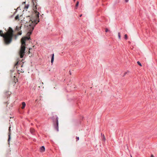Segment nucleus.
<instances>
[{"label":"nucleus","mask_w":157,"mask_h":157,"mask_svg":"<svg viewBox=\"0 0 157 157\" xmlns=\"http://www.w3.org/2000/svg\"><path fill=\"white\" fill-rule=\"evenodd\" d=\"M128 73V72H126L124 73V75H123V76H125L127 73Z\"/></svg>","instance_id":"nucleus-22"},{"label":"nucleus","mask_w":157,"mask_h":157,"mask_svg":"<svg viewBox=\"0 0 157 157\" xmlns=\"http://www.w3.org/2000/svg\"><path fill=\"white\" fill-rule=\"evenodd\" d=\"M78 4H79V2H77V3H76V6H76V7H77L78 6Z\"/></svg>","instance_id":"nucleus-17"},{"label":"nucleus","mask_w":157,"mask_h":157,"mask_svg":"<svg viewBox=\"0 0 157 157\" xmlns=\"http://www.w3.org/2000/svg\"><path fill=\"white\" fill-rule=\"evenodd\" d=\"M125 2H128V0H125Z\"/></svg>","instance_id":"nucleus-24"},{"label":"nucleus","mask_w":157,"mask_h":157,"mask_svg":"<svg viewBox=\"0 0 157 157\" xmlns=\"http://www.w3.org/2000/svg\"><path fill=\"white\" fill-rule=\"evenodd\" d=\"M10 128L11 127L10 126L9 127V138L8 140L9 141L10 139V135H11V133H10Z\"/></svg>","instance_id":"nucleus-5"},{"label":"nucleus","mask_w":157,"mask_h":157,"mask_svg":"<svg viewBox=\"0 0 157 157\" xmlns=\"http://www.w3.org/2000/svg\"><path fill=\"white\" fill-rule=\"evenodd\" d=\"M22 106L21 108L22 109H23L25 108V106L26 104H25V102H23L22 103Z\"/></svg>","instance_id":"nucleus-7"},{"label":"nucleus","mask_w":157,"mask_h":157,"mask_svg":"<svg viewBox=\"0 0 157 157\" xmlns=\"http://www.w3.org/2000/svg\"><path fill=\"white\" fill-rule=\"evenodd\" d=\"M29 5H25L24 7V9L25 10H27V9L29 8Z\"/></svg>","instance_id":"nucleus-11"},{"label":"nucleus","mask_w":157,"mask_h":157,"mask_svg":"<svg viewBox=\"0 0 157 157\" xmlns=\"http://www.w3.org/2000/svg\"><path fill=\"white\" fill-rule=\"evenodd\" d=\"M82 14L80 15V17H82Z\"/></svg>","instance_id":"nucleus-27"},{"label":"nucleus","mask_w":157,"mask_h":157,"mask_svg":"<svg viewBox=\"0 0 157 157\" xmlns=\"http://www.w3.org/2000/svg\"><path fill=\"white\" fill-rule=\"evenodd\" d=\"M21 26H20V27H17V26L16 27V30L17 31H19L21 29Z\"/></svg>","instance_id":"nucleus-12"},{"label":"nucleus","mask_w":157,"mask_h":157,"mask_svg":"<svg viewBox=\"0 0 157 157\" xmlns=\"http://www.w3.org/2000/svg\"><path fill=\"white\" fill-rule=\"evenodd\" d=\"M18 61L16 63L15 65V66L16 67V68L17 69L18 71L21 73H23L24 72V70L23 69L21 68V69H18V68L19 67H23V65L20 64H18Z\"/></svg>","instance_id":"nucleus-3"},{"label":"nucleus","mask_w":157,"mask_h":157,"mask_svg":"<svg viewBox=\"0 0 157 157\" xmlns=\"http://www.w3.org/2000/svg\"><path fill=\"white\" fill-rule=\"evenodd\" d=\"M30 48H29V50H30ZM28 53L29 54L30 53V51L29 50L28 51Z\"/></svg>","instance_id":"nucleus-23"},{"label":"nucleus","mask_w":157,"mask_h":157,"mask_svg":"<svg viewBox=\"0 0 157 157\" xmlns=\"http://www.w3.org/2000/svg\"><path fill=\"white\" fill-rule=\"evenodd\" d=\"M54 60V54H53L52 55V57L51 60V63L52 64L53 63Z\"/></svg>","instance_id":"nucleus-8"},{"label":"nucleus","mask_w":157,"mask_h":157,"mask_svg":"<svg viewBox=\"0 0 157 157\" xmlns=\"http://www.w3.org/2000/svg\"><path fill=\"white\" fill-rule=\"evenodd\" d=\"M22 34V33H21V31H19V32H18V34L19 35H21Z\"/></svg>","instance_id":"nucleus-16"},{"label":"nucleus","mask_w":157,"mask_h":157,"mask_svg":"<svg viewBox=\"0 0 157 157\" xmlns=\"http://www.w3.org/2000/svg\"><path fill=\"white\" fill-rule=\"evenodd\" d=\"M13 36V31L10 27L4 33L2 30H0V36L3 37V43L6 45L9 44L11 42Z\"/></svg>","instance_id":"nucleus-2"},{"label":"nucleus","mask_w":157,"mask_h":157,"mask_svg":"<svg viewBox=\"0 0 157 157\" xmlns=\"http://www.w3.org/2000/svg\"><path fill=\"white\" fill-rule=\"evenodd\" d=\"M137 63H138V64L139 65H140V66H141V64L140 63L139 61L137 62Z\"/></svg>","instance_id":"nucleus-20"},{"label":"nucleus","mask_w":157,"mask_h":157,"mask_svg":"<svg viewBox=\"0 0 157 157\" xmlns=\"http://www.w3.org/2000/svg\"><path fill=\"white\" fill-rule=\"evenodd\" d=\"M101 138L103 141H105V138L104 134H101Z\"/></svg>","instance_id":"nucleus-6"},{"label":"nucleus","mask_w":157,"mask_h":157,"mask_svg":"<svg viewBox=\"0 0 157 157\" xmlns=\"http://www.w3.org/2000/svg\"><path fill=\"white\" fill-rule=\"evenodd\" d=\"M76 141H78L79 140V137H76Z\"/></svg>","instance_id":"nucleus-21"},{"label":"nucleus","mask_w":157,"mask_h":157,"mask_svg":"<svg viewBox=\"0 0 157 157\" xmlns=\"http://www.w3.org/2000/svg\"><path fill=\"white\" fill-rule=\"evenodd\" d=\"M105 31L106 32H109V30H108L107 29H105Z\"/></svg>","instance_id":"nucleus-18"},{"label":"nucleus","mask_w":157,"mask_h":157,"mask_svg":"<svg viewBox=\"0 0 157 157\" xmlns=\"http://www.w3.org/2000/svg\"><path fill=\"white\" fill-rule=\"evenodd\" d=\"M25 2H23V3H22V4H25Z\"/></svg>","instance_id":"nucleus-25"},{"label":"nucleus","mask_w":157,"mask_h":157,"mask_svg":"<svg viewBox=\"0 0 157 157\" xmlns=\"http://www.w3.org/2000/svg\"><path fill=\"white\" fill-rule=\"evenodd\" d=\"M19 15H17L15 17V19L16 20H19Z\"/></svg>","instance_id":"nucleus-10"},{"label":"nucleus","mask_w":157,"mask_h":157,"mask_svg":"<svg viewBox=\"0 0 157 157\" xmlns=\"http://www.w3.org/2000/svg\"><path fill=\"white\" fill-rule=\"evenodd\" d=\"M151 157H154L153 155H151Z\"/></svg>","instance_id":"nucleus-26"},{"label":"nucleus","mask_w":157,"mask_h":157,"mask_svg":"<svg viewBox=\"0 0 157 157\" xmlns=\"http://www.w3.org/2000/svg\"><path fill=\"white\" fill-rule=\"evenodd\" d=\"M124 38L127 40L128 39V36L127 34H125L124 35Z\"/></svg>","instance_id":"nucleus-15"},{"label":"nucleus","mask_w":157,"mask_h":157,"mask_svg":"<svg viewBox=\"0 0 157 157\" xmlns=\"http://www.w3.org/2000/svg\"><path fill=\"white\" fill-rule=\"evenodd\" d=\"M40 151L41 152H43L44 151H45V147L44 146H42L40 148Z\"/></svg>","instance_id":"nucleus-9"},{"label":"nucleus","mask_w":157,"mask_h":157,"mask_svg":"<svg viewBox=\"0 0 157 157\" xmlns=\"http://www.w3.org/2000/svg\"><path fill=\"white\" fill-rule=\"evenodd\" d=\"M31 133H33L34 132V129L33 128H32L30 129Z\"/></svg>","instance_id":"nucleus-14"},{"label":"nucleus","mask_w":157,"mask_h":157,"mask_svg":"<svg viewBox=\"0 0 157 157\" xmlns=\"http://www.w3.org/2000/svg\"><path fill=\"white\" fill-rule=\"evenodd\" d=\"M55 128L57 131H58V121L57 118L56 119V124L55 125Z\"/></svg>","instance_id":"nucleus-4"},{"label":"nucleus","mask_w":157,"mask_h":157,"mask_svg":"<svg viewBox=\"0 0 157 157\" xmlns=\"http://www.w3.org/2000/svg\"><path fill=\"white\" fill-rule=\"evenodd\" d=\"M35 18H31L29 16L28 17L30 20L27 22V29L28 31L27 35L28 36H25L22 37L21 39V45L19 52V55L21 58H22L24 56L25 52V42L27 40L30 39V35L32 34L34 29V27L39 22V12L37 11L35 12Z\"/></svg>","instance_id":"nucleus-1"},{"label":"nucleus","mask_w":157,"mask_h":157,"mask_svg":"<svg viewBox=\"0 0 157 157\" xmlns=\"http://www.w3.org/2000/svg\"><path fill=\"white\" fill-rule=\"evenodd\" d=\"M118 37H119V39H121V35H120V33H118Z\"/></svg>","instance_id":"nucleus-19"},{"label":"nucleus","mask_w":157,"mask_h":157,"mask_svg":"<svg viewBox=\"0 0 157 157\" xmlns=\"http://www.w3.org/2000/svg\"><path fill=\"white\" fill-rule=\"evenodd\" d=\"M43 82L40 83L39 86H38V87L40 88V86H41V87L42 86H43Z\"/></svg>","instance_id":"nucleus-13"},{"label":"nucleus","mask_w":157,"mask_h":157,"mask_svg":"<svg viewBox=\"0 0 157 157\" xmlns=\"http://www.w3.org/2000/svg\"><path fill=\"white\" fill-rule=\"evenodd\" d=\"M13 77H14V78H15V76H13Z\"/></svg>","instance_id":"nucleus-28"}]
</instances>
